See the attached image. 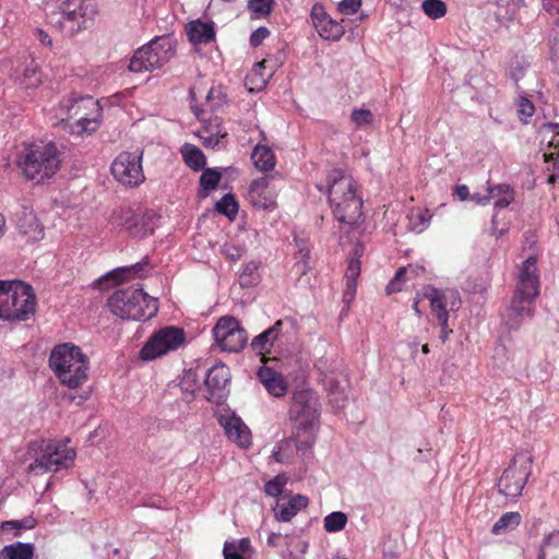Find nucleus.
<instances>
[{
  "label": "nucleus",
  "instance_id": "obj_39",
  "mask_svg": "<svg viewBox=\"0 0 559 559\" xmlns=\"http://www.w3.org/2000/svg\"><path fill=\"white\" fill-rule=\"evenodd\" d=\"M274 3V0H249L248 9L254 17H266L271 14Z\"/></svg>",
  "mask_w": 559,
  "mask_h": 559
},
{
  "label": "nucleus",
  "instance_id": "obj_47",
  "mask_svg": "<svg viewBox=\"0 0 559 559\" xmlns=\"http://www.w3.org/2000/svg\"><path fill=\"white\" fill-rule=\"evenodd\" d=\"M270 35V31L264 27V26H261L259 28H257L255 31H253L250 35V45L252 47H258L262 44V41Z\"/></svg>",
  "mask_w": 559,
  "mask_h": 559
},
{
  "label": "nucleus",
  "instance_id": "obj_25",
  "mask_svg": "<svg viewBox=\"0 0 559 559\" xmlns=\"http://www.w3.org/2000/svg\"><path fill=\"white\" fill-rule=\"evenodd\" d=\"M308 506V498L301 495L293 496L286 504H277L275 518L280 522H289L298 511Z\"/></svg>",
  "mask_w": 559,
  "mask_h": 559
},
{
  "label": "nucleus",
  "instance_id": "obj_45",
  "mask_svg": "<svg viewBox=\"0 0 559 559\" xmlns=\"http://www.w3.org/2000/svg\"><path fill=\"white\" fill-rule=\"evenodd\" d=\"M361 7V0H342L338 3V11L342 14L350 15L356 13Z\"/></svg>",
  "mask_w": 559,
  "mask_h": 559
},
{
  "label": "nucleus",
  "instance_id": "obj_9",
  "mask_svg": "<svg viewBox=\"0 0 559 559\" xmlns=\"http://www.w3.org/2000/svg\"><path fill=\"white\" fill-rule=\"evenodd\" d=\"M532 464L533 457L531 454L526 452L516 453L498 481L499 492L508 498L520 497L532 474Z\"/></svg>",
  "mask_w": 559,
  "mask_h": 559
},
{
  "label": "nucleus",
  "instance_id": "obj_64",
  "mask_svg": "<svg viewBox=\"0 0 559 559\" xmlns=\"http://www.w3.org/2000/svg\"><path fill=\"white\" fill-rule=\"evenodd\" d=\"M382 559H397V557L393 552H390V554L384 552Z\"/></svg>",
  "mask_w": 559,
  "mask_h": 559
},
{
  "label": "nucleus",
  "instance_id": "obj_34",
  "mask_svg": "<svg viewBox=\"0 0 559 559\" xmlns=\"http://www.w3.org/2000/svg\"><path fill=\"white\" fill-rule=\"evenodd\" d=\"M260 263L255 261H250L245 264L240 275H239V284L241 287H252L257 285L260 281L259 273Z\"/></svg>",
  "mask_w": 559,
  "mask_h": 559
},
{
  "label": "nucleus",
  "instance_id": "obj_60",
  "mask_svg": "<svg viewBox=\"0 0 559 559\" xmlns=\"http://www.w3.org/2000/svg\"><path fill=\"white\" fill-rule=\"evenodd\" d=\"M471 199L475 201L477 204L486 205L488 204V193L486 195H480L479 193H474Z\"/></svg>",
  "mask_w": 559,
  "mask_h": 559
},
{
  "label": "nucleus",
  "instance_id": "obj_54",
  "mask_svg": "<svg viewBox=\"0 0 559 559\" xmlns=\"http://www.w3.org/2000/svg\"><path fill=\"white\" fill-rule=\"evenodd\" d=\"M223 252L233 262L238 261L242 255V251L234 246H224Z\"/></svg>",
  "mask_w": 559,
  "mask_h": 559
},
{
  "label": "nucleus",
  "instance_id": "obj_10",
  "mask_svg": "<svg viewBox=\"0 0 559 559\" xmlns=\"http://www.w3.org/2000/svg\"><path fill=\"white\" fill-rule=\"evenodd\" d=\"M321 404L317 393L310 389L294 392L289 407L293 427L298 429H319Z\"/></svg>",
  "mask_w": 559,
  "mask_h": 559
},
{
  "label": "nucleus",
  "instance_id": "obj_51",
  "mask_svg": "<svg viewBox=\"0 0 559 559\" xmlns=\"http://www.w3.org/2000/svg\"><path fill=\"white\" fill-rule=\"evenodd\" d=\"M35 520L25 519L22 521H5L2 523V528H32L34 526Z\"/></svg>",
  "mask_w": 559,
  "mask_h": 559
},
{
  "label": "nucleus",
  "instance_id": "obj_58",
  "mask_svg": "<svg viewBox=\"0 0 559 559\" xmlns=\"http://www.w3.org/2000/svg\"><path fill=\"white\" fill-rule=\"evenodd\" d=\"M203 139V144L207 147H214L219 143L217 135H209V136H201Z\"/></svg>",
  "mask_w": 559,
  "mask_h": 559
},
{
  "label": "nucleus",
  "instance_id": "obj_43",
  "mask_svg": "<svg viewBox=\"0 0 559 559\" xmlns=\"http://www.w3.org/2000/svg\"><path fill=\"white\" fill-rule=\"evenodd\" d=\"M350 120L358 128L369 126L373 121V115L369 109H354L350 115Z\"/></svg>",
  "mask_w": 559,
  "mask_h": 559
},
{
  "label": "nucleus",
  "instance_id": "obj_49",
  "mask_svg": "<svg viewBox=\"0 0 559 559\" xmlns=\"http://www.w3.org/2000/svg\"><path fill=\"white\" fill-rule=\"evenodd\" d=\"M360 274V261L356 258L349 260L347 270L345 272L346 280H357Z\"/></svg>",
  "mask_w": 559,
  "mask_h": 559
},
{
  "label": "nucleus",
  "instance_id": "obj_6",
  "mask_svg": "<svg viewBox=\"0 0 559 559\" xmlns=\"http://www.w3.org/2000/svg\"><path fill=\"white\" fill-rule=\"evenodd\" d=\"M17 166L28 180L43 182L59 170L58 148L51 142L31 144L19 155Z\"/></svg>",
  "mask_w": 559,
  "mask_h": 559
},
{
  "label": "nucleus",
  "instance_id": "obj_35",
  "mask_svg": "<svg viewBox=\"0 0 559 559\" xmlns=\"http://www.w3.org/2000/svg\"><path fill=\"white\" fill-rule=\"evenodd\" d=\"M111 221L114 224L131 230L136 226L139 217L132 209L122 207L112 214Z\"/></svg>",
  "mask_w": 559,
  "mask_h": 559
},
{
  "label": "nucleus",
  "instance_id": "obj_16",
  "mask_svg": "<svg viewBox=\"0 0 559 559\" xmlns=\"http://www.w3.org/2000/svg\"><path fill=\"white\" fill-rule=\"evenodd\" d=\"M521 294L537 297L539 294V273L535 257H528L519 267L516 289Z\"/></svg>",
  "mask_w": 559,
  "mask_h": 559
},
{
  "label": "nucleus",
  "instance_id": "obj_22",
  "mask_svg": "<svg viewBox=\"0 0 559 559\" xmlns=\"http://www.w3.org/2000/svg\"><path fill=\"white\" fill-rule=\"evenodd\" d=\"M258 378L271 395L281 397L286 394L288 389L287 382L280 372L271 367H261L258 370Z\"/></svg>",
  "mask_w": 559,
  "mask_h": 559
},
{
  "label": "nucleus",
  "instance_id": "obj_55",
  "mask_svg": "<svg viewBox=\"0 0 559 559\" xmlns=\"http://www.w3.org/2000/svg\"><path fill=\"white\" fill-rule=\"evenodd\" d=\"M356 280H346V289L344 292V298L347 300H352L356 294Z\"/></svg>",
  "mask_w": 559,
  "mask_h": 559
},
{
  "label": "nucleus",
  "instance_id": "obj_28",
  "mask_svg": "<svg viewBox=\"0 0 559 559\" xmlns=\"http://www.w3.org/2000/svg\"><path fill=\"white\" fill-rule=\"evenodd\" d=\"M34 551L33 544L15 542L0 550V559H34Z\"/></svg>",
  "mask_w": 559,
  "mask_h": 559
},
{
  "label": "nucleus",
  "instance_id": "obj_4",
  "mask_svg": "<svg viewBox=\"0 0 559 559\" xmlns=\"http://www.w3.org/2000/svg\"><path fill=\"white\" fill-rule=\"evenodd\" d=\"M28 453L34 455L28 471L36 475L68 469L76 457V451L69 445L68 439L66 441H33L28 445Z\"/></svg>",
  "mask_w": 559,
  "mask_h": 559
},
{
  "label": "nucleus",
  "instance_id": "obj_30",
  "mask_svg": "<svg viewBox=\"0 0 559 559\" xmlns=\"http://www.w3.org/2000/svg\"><path fill=\"white\" fill-rule=\"evenodd\" d=\"M181 154L183 157L185 163L187 166H189L192 170L199 171L204 169V166L206 164V158L203 152L195 145L186 143L181 147Z\"/></svg>",
  "mask_w": 559,
  "mask_h": 559
},
{
  "label": "nucleus",
  "instance_id": "obj_18",
  "mask_svg": "<svg viewBox=\"0 0 559 559\" xmlns=\"http://www.w3.org/2000/svg\"><path fill=\"white\" fill-rule=\"evenodd\" d=\"M248 200L259 209L270 210L275 206V193L269 188L267 177H261L251 182Z\"/></svg>",
  "mask_w": 559,
  "mask_h": 559
},
{
  "label": "nucleus",
  "instance_id": "obj_61",
  "mask_svg": "<svg viewBox=\"0 0 559 559\" xmlns=\"http://www.w3.org/2000/svg\"><path fill=\"white\" fill-rule=\"evenodd\" d=\"M281 537L280 533H271L267 537V545L271 547L277 546V539Z\"/></svg>",
  "mask_w": 559,
  "mask_h": 559
},
{
  "label": "nucleus",
  "instance_id": "obj_29",
  "mask_svg": "<svg viewBox=\"0 0 559 559\" xmlns=\"http://www.w3.org/2000/svg\"><path fill=\"white\" fill-rule=\"evenodd\" d=\"M498 209H506L514 201V192L509 185H496L488 188V202Z\"/></svg>",
  "mask_w": 559,
  "mask_h": 559
},
{
  "label": "nucleus",
  "instance_id": "obj_12",
  "mask_svg": "<svg viewBox=\"0 0 559 559\" xmlns=\"http://www.w3.org/2000/svg\"><path fill=\"white\" fill-rule=\"evenodd\" d=\"M213 335L216 344L223 352L238 353L248 341L246 330L239 321L231 316H225L218 319L213 328Z\"/></svg>",
  "mask_w": 559,
  "mask_h": 559
},
{
  "label": "nucleus",
  "instance_id": "obj_57",
  "mask_svg": "<svg viewBox=\"0 0 559 559\" xmlns=\"http://www.w3.org/2000/svg\"><path fill=\"white\" fill-rule=\"evenodd\" d=\"M140 270H141V265L139 263H136V264H133L131 266H124V267L117 269L114 272H111L110 274L114 277H118V275H120V274L130 273V272H138Z\"/></svg>",
  "mask_w": 559,
  "mask_h": 559
},
{
  "label": "nucleus",
  "instance_id": "obj_21",
  "mask_svg": "<svg viewBox=\"0 0 559 559\" xmlns=\"http://www.w3.org/2000/svg\"><path fill=\"white\" fill-rule=\"evenodd\" d=\"M230 372L224 364H216L206 372L205 385L210 392L209 401L219 399V393L229 382Z\"/></svg>",
  "mask_w": 559,
  "mask_h": 559
},
{
  "label": "nucleus",
  "instance_id": "obj_26",
  "mask_svg": "<svg viewBox=\"0 0 559 559\" xmlns=\"http://www.w3.org/2000/svg\"><path fill=\"white\" fill-rule=\"evenodd\" d=\"M318 429H298L293 427L292 437L289 438L295 441L296 450L306 457L311 453V449L316 443Z\"/></svg>",
  "mask_w": 559,
  "mask_h": 559
},
{
  "label": "nucleus",
  "instance_id": "obj_36",
  "mask_svg": "<svg viewBox=\"0 0 559 559\" xmlns=\"http://www.w3.org/2000/svg\"><path fill=\"white\" fill-rule=\"evenodd\" d=\"M346 523L347 515L341 511H335L324 518V530L329 533L340 532Z\"/></svg>",
  "mask_w": 559,
  "mask_h": 559
},
{
  "label": "nucleus",
  "instance_id": "obj_15",
  "mask_svg": "<svg viewBox=\"0 0 559 559\" xmlns=\"http://www.w3.org/2000/svg\"><path fill=\"white\" fill-rule=\"evenodd\" d=\"M311 20L318 34L325 40H340L345 33L342 23L331 19L319 3L311 9Z\"/></svg>",
  "mask_w": 559,
  "mask_h": 559
},
{
  "label": "nucleus",
  "instance_id": "obj_23",
  "mask_svg": "<svg viewBox=\"0 0 559 559\" xmlns=\"http://www.w3.org/2000/svg\"><path fill=\"white\" fill-rule=\"evenodd\" d=\"M189 40L194 44H209L215 39V27L212 21L194 20L186 26Z\"/></svg>",
  "mask_w": 559,
  "mask_h": 559
},
{
  "label": "nucleus",
  "instance_id": "obj_13",
  "mask_svg": "<svg viewBox=\"0 0 559 559\" xmlns=\"http://www.w3.org/2000/svg\"><path fill=\"white\" fill-rule=\"evenodd\" d=\"M142 156V152H121L110 167L115 179L128 187L141 185L145 180Z\"/></svg>",
  "mask_w": 559,
  "mask_h": 559
},
{
  "label": "nucleus",
  "instance_id": "obj_50",
  "mask_svg": "<svg viewBox=\"0 0 559 559\" xmlns=\"http://www.w3.org/2000/svg\"><path fill=\"white\" fill-rule=\"evenodd\" d=\"M438 322L441 326L439 338L442 343H445L449 338V335L453 332L451 329H449V318L442 313L441 316H438Z\"/></svg>",
  "mask_w": 559,
  "mask_h": 559
},
{
  "label": "nucleus",
  "instance_id": "obj_33",
  "mask_svg": "<svg viewBox=\"0 0 559 559\" xmlns=\"http://www.w3.org/2000/svg\"><path fill=\"white\" fill-rule=\"evenodd\" d=\"M538 559H559V531L552 532L544 538Z\"/></svg>",
  "mask_w": 559,
  "mask_h": 559
},
{
  "label": "nucleus",
  "instance_id": "obj_59",
  "mask_svg": "<svg viewBox=\"0 0 559 559\" xmlns=\"http://www.w3.org/2000/svg\"><path fill=\"white\" fill-rule=\"evenodd\" d=\"M456 193H457V197L460 198V200H462V201L467 200L469 197L468 187L465 185L459 186L456 188Z\"/></svg>",
  "mask_w": 559,
  "mask_h": 559
},
{
  "label": "nucleus",
  "instance_id": "obj_2",
  "mask_svg": "<svg viewBox=\"0 0 559 559\" xmlns=\"http://www.w3.org/2000/svg\"><path fill=\"white\" fill-rule=\"evenodd\" d=\"M53 117L60 122L78 118L69 126L70 132L75 135L95 132L100 122L102 107L92 96H76L75 94L60 100L53 108Z\"/></svg>",
  "mask_w": 559,
  "mask_h": 559
},
{
  "label": "nucleus",
  "instance_id": "obj_3",
  "mask_svg": "<svg viewBox=\"0 0 559 559\" xmlns=\"http://www.w3.org/2000/svg\"><path fill=\"white\" fill-rule=\"evenodd\" d=\"M49 367L60 383L70 389L81 386L88 378V358L79 346L71 343L53 347L49 356Z\"/></svg>",
  "mask_w": 559,
  "mask_h": 559
},
{
  "label": "nucleus",
  "instance_id": "obj_42",
  "mask_svg": "<svg viewBox=\"0 0 559 559\" xmlns=\"http://www.w3.org/2000/svg\"><path fill=\"white\" fill-rule=\"evenodd\" d=\"M22 85L26 88L36 87L40 83V75L37 71V68L33 64L26 66L23 75L20 79Z\"/></svg>",
  "mask_w": 559,
  "mask_h": 559
},
{
  "label": "nucleus",
  "instance_id": "obj_32",
  "mask_svg": "<svg viewBox=\"0 0 559 559\" xmlns=\"http://www.w3.org/2000/svg\"><path fill=\"white\" fill-rule=\"evenodd\" d=\"M522 516L519 512H507L493 524L491 532L495 535H501L508 531L516 528L521 523Z\"/></svg>",
  "mask_w": 559,
  "mask_h": 559
},
{
  "label": "nucleus",
  "instance_id": "obj_37",
  "mask_svg": "<svg viewBox=\"0 0 559 559\" xmlns=\"http://www.w3.org/2000/svg\"><path fill=\"white\" fill-rule=\"evenodd\" d=\"M222 175L215 168H205L200 177V188L204 191L214 190L219 183Z\"/></svg>",
  "mask_w": 559,
  "mask_h": 559
},
{
  "label": "nucleus",
  "instance_id": "obj_48",
  "mask_svg": "<svg viewBox=\"0 0 559 559\" xmlns=\"http://www.w3.org/2000/svg\"><path fill=\"white\" fill-rule=\"evenodd\" d=\"M228 542H229V545H233L235 547L234 550L241 555L249 554L252 550L251 542L247 537L240 538L238 540H228Z\"/></svg>",
  "mask_w": 559,
  "mask_h": 559
},
{
  "label": "nucleus",
  "instance_id": "obj_46",
  "mask_svg": "<svg viewBox=\"0 0 559 559\" xmlns=\"http://www.w3.org/2000/svg\"><path fill=\"white\" fill-rule=\"evenodd\" d=\"M264 491L270 497H277L283 491V483L276 477L264 485Z\"/></svg>",
  "mask_w": 559,
  "mask_h": 559
},
{
  "label": "nucleus",
  "instance_id": "obj_24",
  "mask_svg": "<svg viewBox=\"0 0 559 559\" xmlns=\"http://www.w3.org/2000/svg\"><path fill=\"white\" fill-rule=\"evenodd\" d=\"M285 324V321L278 320L271 328L257 335L251 342L252 349L260 355L264 352H269L273 344L280 338Z\"/></svg>",
  "mask_w": 559,
  "mask_h": 559
},
{
  "label": "nucleus",
  "instance_id": "obj_52",
  "mask_svg": "<svg viewBox=\"0 0 559 559\" xmlns=\"http://www.w3.org/2000/svg\"><path fill=\"white\" fill-rule=\"evenodd\" d=\"M298 254L299 258L295 266L297 267L298 272L304 274L308 264L309 250L307 248H300Z\"/></svg>",
  "mask_w": 559,
  "mask_h": 559
},
{
  "label": "nucleus",
  "instance_id": "obj_5",
  "mask_svg": "<svg viewBox=\"0 0 559 559\" xmlns=\"http://www.w3.org/2000/svg\"><path fill=\"white\" fill-rule=\"evenodd\" d=\"M36 296L21 281H0V319L10 322L27 321L35 314Z\"/></svg>",
  "mask_w": 559,
  "mask_h": 559
},
{
  "label": "nucleus",
  "instance_id": "obj_40",
  "mask_svg": "<svg viewBox=\"0 0 559 559\" xmlns=\"http://www.w3.org/2000/svg\"><path fill=\"white\" fill-rule=\"evenodd\" d=\"M215 209L217 212L228 217H233L238 212V203L233 194H225L218 202H216Z\"/></svg>",
  "mask_w": 559,
  "mask_h": 559
},
{
  "label": "nucleus",
  "instance_id": "obj_19",
  "mask_svg": "<svg viewBox=\"0 0 559 559\" xmlns=\"http://www.w3.org/2000/svg\"><path fill=\"white\" fill-rule=\"evenodd\" d=\"M536 297L528 294H521L515 290L509 308V325L516 329L524 318L533 316V305Z\"/></svg>",
  "mask_w": 559,
  "mask_h": 559
},
{
  "label": "nucleus",
  "instance_id": "obj_8",
  "mask_svg": "<svg viewBox=\"0 0 559 559\" xmlns=\"http://www.w3.org/2000/svg\"><path fill=\"white\" fill-rule=\"evenodd\" d=\"M175 56V47L169 38L152 39L147 45L139 48L129 63L132 72L153 71L162 68Z\"/></svg>",
  "mask_w": 559,
  "mask_h": 559
},
{
  "label": "nucleus",
  "instance_id": "obj_63",
  "mask_svg": "<svg viewBox=\"0 0 559 559\" xmlns=\"http://www.w3.org/2000/svg\"><path fill=\"white\" fill-rule=\"evenodd\" d=\"M418 304H419V300L415 299V300H414V302H413V309H414V311H415L418 316H420V313H421V312H420V310L418 309Z\"/></svg>",
  "mask_w": 559,
  "mask_h": 559
},
{
  "label": "nucleus",
  "instance_id": "obj_27",
  "mask_svg": "<svg viewBox=\"0 0 559 559\" xmlns=\"http://www.w3.org/2000/svg\"><path fill=\"white\" fill-rule=\"evenodd\" d=\"M253 165L260 171L266 173L273 170L276 165V158L273 151L266 145L258 144L251 154Z\"/></svg>",
  "mask_w": 559,
  "mask_h": 559
},
{
  "label": "nucleus",
  "instance_id": "obj_1",
  "mask_svg": "<svg viewBox=\"0 0 559 559\" xmlns=\"http://www.w3.org/2000/svg\"><path fill=\"white\" fill-rule=\"evenodd\" d=\"M328 197L335 218L341 224L356 225L362 216V200L357 194L356 181L341 169L328 175Z\"/></svg>",
  "mask_w": 559,
  "mask_h": 559
},
{
  "label": "nucleus",
  "instance_id": "obj_41",
  "mask_svg": "<svg viewBox=\"0 0 559 559\" xmlns=\"http://www.w3.org/2000/svg\"><path fill=\"white\" fill-rule=\"evenodd\" d=\"M292 448V440L284 439L282 440L272 451V456L276 462L280 463H290L292 455L288 454V451Z\"/></svg>",
  "mask_w": 559,
  "mask_h": 559
},
{
  "label": "nucleus",
  "instance_id": "obj_38",
  "mask_svg": "<svg viewBox=\"0 0 559 559\" xmlns=\"http://www.w3.org/2000/svg\"><path fill=\"white\" fill-rule=\"evenodd\" d=\"M421 8L425 14L432 20L440 19L447 13V5L441 0H425Z\"/></svg>",
  "mask_w": 559,
  "mask_h": 559
},
{
  "label": "nucleus",
  "instance_id": "obj_14",
  "mask_svg": "<svg viewBox=\"0 0 559 559\" xmlns=\"http://www.w3.org/2000/svg\"><path fill=\"white\" fill-rule=\"evenodd\" d=\"M421 296L428 299L430 308L435 312L436 318L444 313L449 318V310L456 311L461 307V296L457 290L447 288L438 289L431 285L424 286Z\"/></svg>",
  "mask_w": 559,
  "mask_h": 559
},
{
  "label": "nucleus",
  "instance_id": "obj_44",
  "mask_svg": "<svg viewBox=\"0 0 559 559\" xmlns=\"http://www.w3.org/2000/svg\"><path fill=\"white\" fill-rule=\"evenodd\" d=\"M535 112V107L531 100L521 97L519 100V116L520 119L526 122L527 118H531Z\"/></svg>",
  "mask_w": 559,
  "mask_h": 559
},
{
  "label": "nucleus",
  "instance_id": "obj_53",
  "mask_svg": "<svg viewBox=\"0 0 559 559\" xmlns=\"http://www.w3.org/2000/svg\"><path fill=\"white\" fill-rule=\"evenodd\" d=\"M234 548L235 547L233 545H229L228 540L224 543V547H223L224 559H245L243 555L235 551Z\"/></svg>",
  "mask_w": 559,
  "mask_h": 559
},
{
  "label": "nucleus",
  "instance_id": "obj_20",
  "mask_svg": "<svg viewBox=\"0 0 559 559\" xmlns=\"http://www.w3.org/2000/svg\"><path fill=\"white\" fill-rule=\"evenodd\" d=\"M16 226L19 230L28 237V240L37 241L43 238L44 231L34 211L27 206H21L16 212Z\"/></svg>",
  "mask_w": 559,
  "mask_h": 559
},
{
  "label": "nucleus",
  "instance_id": "obj_17",
  "mask_svg": "<svg viewBox=\"0 0 559 559\" xmlns=\"http://www.w3.org/2000/svg\"><path fill=\"white\" fill-rule=\"evenodd\" d=\"M218 423L230 441L241 448H248L251 444V431L240 417L235 414L221 415Z\"/></svg>",
  "mask_w": 559,
  "mask_h": 559
},
{
  "label": "nucleus",
  "instance_id": "obj_31",
  "mask_svg": "<svg viewBox=\"0 0 559 559\" xmlns=\"http://www.w3.org/2000/svg\"><path fill=\"white\" fill-rule=\"evenodd\" d=\"M420 267H415L413 265L402 266L400 267L394 277L386 285V294L391 295L393 293H397L402 290V285L406 280H412L415 275L418 274Z\"/></svg>",
  "mask_w": 559,
  "mask_h": 559
},
{
  "label": "nucleus",
  "instance_id": "obj_11",
  "mask_svg": "<svg viewBox=\"0 0 559 559\" xmlns=\"http://www.w3.org/2000/svg\"><path fill=\"white\" fill-rule=\"evenodd\" d=\"M186 342L183 329L177 326H164L154 332L140 350V358L148 361L177 350Z\"/></svg>",
  "mask_w": 559,
  "mask_h": 559
},
{
  "label": "nucleus",
  "instance_id": "obj_56",
  "mask_svg": "<svg viewBox=\"0 0 559 559\" xmlns=\"http://www.w3.org/2000/svg\"><path fill=\"white\" fill-rule=\"evenodd\" d=\"M35 36L44 46H47V47H51L52 46V39L43 29L36 28L35 29Z\"/></svg>",
  "mask_w": 559,
  "mask_h": 559
},
{
  "label": "nucleus",
  "instance_id": "obj_7",
  "mask_svg": "<svg viewBox=\"0 0 559 559\" xmlns=\"http://www.w3.org/2000/svg\"><path fill=\"white\" fill-rule=\"evenodd\" d=\"M108 307L115 316L134 321L148 320L158 311L157 300L135 286L115 292L108 299Z\"/></svg>",
  "mask_w": 559,
  "mask_h": 559
},
{
  "label": "nucleus",
  "instance_id": "obj_62",
  "mask_svg": "<svg viewBox=\"0 0 559 559\" xmlns=\"http://www.w3.org/2000/svg\"><path fill=\"white\" fill-rule=\"evenodd\" d=\"M7 231V219L2 213H0V240Z\"/></svg>",
  "mask_w": 559,
  "mask_h": 559
}]
</instances>
